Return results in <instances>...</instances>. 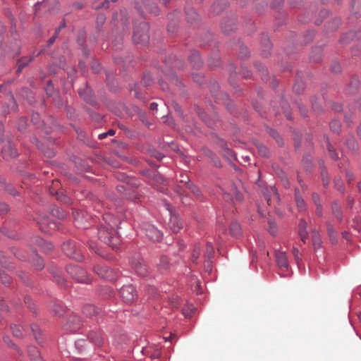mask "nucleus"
I'll return each mask as SVG.
<instances>
[{"mask_svg":"<svg viewBox=\"0 0 361 361\" xmlns=\"http://www.w3.org/2000/svg\"><path fill=\"white\" fill-rule=\"evenodd\" d=\"M335 186L336 187V188L340 190V191H342L343 190V183L340 180H338V181H335Z\"/></svg>","mask_w":361,"mask_h":361,"instance_id":"e2e57ef3","label":"nucleus"},{"mask_svg":"<svg viewBox=\"0 0 361 361\" xmlns=\"http://www.w3.org/2000/svg\"><path fill=\"white\" fill-rule=\"evenodd\" d=\"M82 325L81 320L77 315H71L64 327L66 330L70 331H76Z\"/></svg>","mask_w":361,"mask_h":361,"instance_id":"1a4fd4ad","label":"nucleus"},{"mask_svg":"<svg viewBox=\"0 0 361 361\" xmlns=\"http://www.w3.org/2000/svg\"><path fill=\"white\" fill-rule=\"evenodd\" d=\"M149 26L145 23L140 24L135 28L133 35V42L136 44H146L149 39Z\"/></svg>","mask_w":361,"mask_h":361,"instance_id":"7ed1b4c3","label":"nucleus"},{"mask_svg":"<svg viewBox=\"0 0 361 361\" xmlns=\"http://www.w3.org/2000/svg\"><path fill=\"white\" fill-rule=\"evenodd\" d=\"M267 192H264V195L269 205L271 204L272 200H279V195L274 187H271L269 190L267 189Z\"/></svg>","mask_w":361,"mask_h":361,"instance_id":"dca6fc26","label":"nucleus"},{"mask_svg":"<svg viewBox=\"0 0 361 361\" xmlns=\"http://www.w3.org/2000/svg\"><path fill=\"white\" fill-rule=\"evenodd\" d=\"M189 59L195 67H199L202 64V60L200 57V54L197 51H193L189 56Z\"/></svg>","mask_w":361,"mask_h":361,"instance_id":"bb28decb","label":"nucleus"},{"mask_svg":"<svg viewBox=\"0 0 361 361\" xmlns=\"http://www.w3.org/2000/svg\"><path fill=\"white\" fill-rule=\"evenodd\" d=\"M314 51L316 52V55L315 56H317L315 57V59H312V60L314 61H319L320 59H321V56H322V50H321V49L320 48H316Z\"/></svg>","mask_w":361,"mask_h":361,"instance_id":"6e6d98bb","label":"nucleus"},{"mask_svg":"<svg viewBox=\"0 0 361 361\" xmlns=\"http://www.w3.org/2000/svg\"><path fill=\"white\" fill-rule=\"evenodd\" d=\"M62 250L68 257L75 261L80 262L83 259L82 254L76 248L75 245L72 242L67 241L64 243L62 246Z\"/></svg>","mask_w":361,"mask_h":361,"instance_id":"39448f33","label":"nucleus"},{"mask_svg":"<svg viewBox=\"0 0 361 361\" xmlns=\"http://www.w3.org/2000/svg\"><path fill=\"white\" fill-rule=\"evenodd\" d=\"M152 81V77L149 75H145L142 80V83L145 85H149Z\"/></svg>","mask_w":361,"mask_h":361,"instance_id":"864d4df0","label":"nucleus"},{"mask_svg":"<svg viewBox=\"0 0 361 361\" xmlns=\"http://www.w3.org/2000/svg\"><path fill=\"white\" fill-rule=\"evenodd\" d=\"M78 93L87 103L92 106L95 104V100L91 95L90 90L88 88L84 90H79Z\"/></svg>","mask_w":361,"mask_h":361,"instance_id":"aec40b11","label":"nucleus"},{"mask_svg":"<svg viewBox=\"0 0 361 361\" xmlns=\"http://www.w3.org/2000/svg\"><path fill=\"white\" fill-rule=\"evenodd\" d=\"M119 294L123 301L126 303H133L137 297V292L133 285H125L119 290Z\"/></svg>","mask_w":361,"mask_h":361,"instance_id":"20e7f679","label":"nucleus"},{"mask_svg":"<svg viewBox=\"0 0 361 361\" xmlns=\"http://www.w3.org/2000/svg\"><path fill=\"white\" fill-rule=\"evenodd\" d=\"M2 154L4 157H16L18 153L16 147L11 142L6 143L2 149Z\"/></svg>","mask_w":361,"mask_h":361,"instance_id":"2eb2a0df","label":"nucleus"},{"mask_svg":"<svg viewBox=\"0 0 361 361\" xmlns=\"http://www.w3.org/2000/svg\"><path fill=\"white\" fill-rule=\"evenodd\" d=\"M312 241L314 249H319L322 245V239L320 235L316 230H313L312 232Z\"/></svg>","mask_w":361,"mask_h":361,"instance_id":"4be33fe9","label":"nucleus"},{"mask_svg":"<svg viewBox=\"0 0 361 361\" xmlns=\"http://www.w3.org/2000/svg\"><path fill=\"white\" fill-rule=\"evenodd\" d=\"M149 11L151 13H154V15H158L159 13V10L157 6H153L152 8H149Z\"/></svg>","mask_w":361,"mask_h":361,"instance_id":"69168bd1","label":"nucleus"},{"mask_svg":"<svg viewBox=\"0 0 361 361\" xmlns=\"http://www.w3.org/2000/svg\"><path fill=\"white\" fill-rule=\"evenodd\" d=\"M130 91L133 94L134 97H135L137 98H140V96L139 94L138 87L137 86H135L134 88H131Z\"/></svg>","mask_w":361,"mask_h":361,"instance_id":"bf43d9fd","label":"nucleus"},{"mask_svg":"<svg viewBox=\"0 0 361 361\" xmlns=\"http://www.w3.org/2000/svg\"><path fill=\"white\" fill-rule=\"evenodd\" d=\"M142 229L145 232L146 236L152 241L159 242L162 237L161 232L149 224H144Z\"/></svg>","mask_w":361,"mask_h":361,"instance_id":"0eeeda50","label":"nucleus"},{"mask_svg":"<svg viewBox=\"0 0 361 361\" xmlns=\"http://www.w3.org/2000/svg\"><path fill=\"white\" fill-rule=\"evenodd\" d=\"M199 116L204 121L208 126H212V122L209 120H207V118L205 116V114L204 112H198Z\"/></svg>","mask_w":361,"mask_h":361,"instance_id":"5fc2aeb1","label":"nucleus"},{"mask_svg":"<svg viewBox=\"0 0 361 361\" xmlns=\"http://www.w3.org/2000/svg\"><path fill=\"white\" fill-rule=\"evenodd\" d=\"M330 128L334 133H338L341 130V123L338 120L334 119L330 123Z\"/></svg>","mask_w":361,"mask_h":361,"instance_id":"4c0bfd02","label":"nucleus"},{"mask_svg":"<svg viewBox=\"0 0 361 361\" xmlns=\"http://www.w3.org/2000/svg\"><path fill=\"white\" fill-rule=\"evenodd\" d=\"M322 181L324 186H326L329 184V180L327 177H326V174L324 171L322 172Z\"/></svg>","mask_w":361,"mask_h":361,"instance_id":"0e129e2a","label":"nucleus"},{"mask_svg":"<svg viewBox=\"0 0 361 361\" xmlns=\"http://www.w3.org/2000/svg\"><path fill=\"white\" fill-rule=\"evenodd\" d=\"M331 70L333 73H339L341 70V66L338 62H334L331 64Z\"/></svg>","mask_w":361,"mask_h":361,"instance_id":"603ef678","label":"nucleus"},{"mask_svg":"<svg viewBox=\"0 0 361 361\" xmlns=\"http://www.w3.org/2000/svg\"><path fill=\"white\" fill-rule=\"evenodd\" d=\"M345 176L348 183H351L354 180V175L350 171H346Z\"/></svg>","mask_w":361,"mask_h":361,"instance_id":"13d9d810","label":"nucleus"},{"mask_svg":"<svg viewBox=\"0 0 361 361\" xmlns=\"http://www.w3.org/2000/svg\"><path fill=\"white\" fill-rule=\"evenodd\" d=\"M235 22L233 20L230 21L228 27H227L226 23H224L222 24V26H221L223 32L224 33H226V35L230 34V32L231 31H233L235 29Z\"/></svg>","mask_w":361,"mask_h":361,"instance_id":"72a5a7b5","label":"nucleus"},{"mask_svg":"<svg viewBox=\"0 0 361 361\" xmlns=\"http://www.w3.org/2000/svg\"><path fill=\"white\" fill-rule=\"evenodd\" d=\"M27 353L32 361H44L36 347L29 346Z\"/></svg>","mask_w":361,"mask_h":361,"instance_id":"6ab92c4d","label":"nucleus"},{"mask_svg":"<svg viewBox=\"0 0 361 361\" xmlns=\"http://www.w3.org/2000/svg\"><path fill=\"white\" fill-rule=\"evenodd\" d=\"M24 302L26 305H27V306L29 307V308L30 310H32V302H31L32 299L30 298V297H29V296L25 297Z\"/></svg>","mask_w":361,"mask_h":361,"instance_id":"052dcab7","label":"nucleus"},{"mask_svg":"<svg viewBox=\"0 0 361 361\" xmlns=\"http://www.w3.org/2000/svg\"><path fill=\"white\" fill-rule=\"evenodd\" d=\"M346 145L352 151H356L358 149L357 142L353 137H350L347 139Z\"/></svg>","mask_w":361,"mask_h":361,"instance_id":"c85d7f7f","label":"nucleus"},{"mask_svg":"<svg viewBox=\"0 0 361 361\" xmlns=\"http://www.w3.org/2000/svg\"><path fill=\"white\" fill-rule=\"evenodd\" d=\"M99 310L93 305H85L82 307V313L88 317H92L99 314Z\"/></svg>","mask_w":361,"mask_h":361,"instance_id":"f3484780","label":"nucleus"},{"mask_svg":"<svg viewBox=\"0 0 361 361\" xmlns=\"http://www.w3.org/2000/svg\"><path fill=\"white\" fill-rule=\"evenodd\" d=\"M332 213L335 216V217L340 221H342V210L341 207L336 203L334 202L331 206Z\"/></svg>","mask_w":361,"mask_h":361,"instance_id":"a878e982","label":"nucleus"},{"mask_svg":"<svg viewBox=\"0 0 361 361\" xmlns=\"http://www.w3.org/2000/svg\"><path fill=\"white\" fill-rule=\"evenodd\" d=\"M30 328L33 333V335L35 336L36 341L40 343L41 341H39V338H38V334H39L40 332L39 326L37 324H32L31 325Z\"/></svg>","mask_w":361,"mask_h":361,"instance_id":"49530a36","label":"nucleus"},{"mask_svg":"<svg viewBox=\"0 0 361 361\" xmlns=\"http://www.w3.org/2000/svg\"><path fill=\"white\" fill-rule=\"evenodd\" d=\"M94 270L95 273L102 278L111 280L113 279V272L108 267L104 265H97Z\"/></svg>","mask_w":361,"mask_h":361,"instance_id":"9d476101","label":"nucleus"},{"mask_svg":"<svg viewBox=\"0 0 361 361\" xmlns=\"http://www.w3.org/2000/svg\"><path fill=\"white\" fill-rule=\"evenodd\" d=\"M169 267V259L166 256L160 258L159 268L162 270H166Z\"/></svg>","mask_w":361,"mask_h":361,"instance_id":"58836bf2","label":"nucleus"},{"mask_svg":"<svg viewBox=\"0 0 361 361\" xmlns=\"http://www.w3.org/2000/svg\"><path fill=\"white\" fill-rule=\"evenodd\" d=\"M200 251H201V249H200V245L196 244L193 249L192 255V261L194 264L197 263V259L200 257Z\"/></svg>","mask_w":361,"mask_h":361,"instance_id":"473e14b6","label":"nucleus"},{"mask_svg":"<svg viewBox=\"0 0 361 361\" xmlns=\"http://www.w3.org/2000/svg\"><path fill=\"white\" fill-rule=\"evenodd\" d=\"M11 328L14 336L20 338L23 336L24 329L23 326L14 324Z\"/></svg>","mask_w":361,"mask_h":361,"instance_id":"cd10ccee","label":"nucleus"},{"mask_svg":"<svg viewBox=\"0 0 361 361\" xmlns=\"http://www.w3.org/2000/svg\"><path fill=\"white\" fill-rule=\"evenodd\" d=\"M61 31V27H57L55 30V34L54 36H52L49 40H48V46H51V44H54V42H55V39L57 37L59 33Z\"/></svg>","mask_w":361,"mask_h":361,"instance_id":"8fccbe9b","label":"nucleus"},{"mask_svg":"<svg viewBox=\"0 0 361 361\" xmlns=\"http://www.w3.org/2000/svg\"><path fill=\"white\" fill-rule=\"evenodd\" d=\"M132 269L137 275L145 276L147 274V267L143 259L139 257H134L130 262Z\"/></svg>","mask_w":361,"mask_h":361,"instance_id":"6e6552de","label":"nucleus"},{"mask_svg":"<svg viewBox=\"0 0 361 361\" xmlns=\"http://www.w3.org/2000/svg\"><path fill=\"white\" fill-rule=\"evenodd\" d=\"M312 200L316 205L319 204V197L317 194L312 195Z\"/></svg>","mask_w":361,"mask_h":361,"instance_id":"338daca9","label":"nucleus"},{"mask_svg":"<svg viewBox=\"0 0 361 361\" xmlns=\"http://www.w3.org/2000/svg\"><path fill=\"white\" fill-rule=\"evenodd\" d=\"M89 338L97 345H101L103 343V338L99 332L92 331L90 333Z\"/></svg>","mask_w":361,"mask_h":361,"instance_id":"5701e85b","label":"nucleus"},{"mask_svg":"<svg viewBox=\"0 0 361 361\" xmlns=\"http://www.w3.org/2000/svg\"><path fill=\"white\" fill-rule=\"evenodd\" d=\"M327 232H328L329 236L330 238V240L333 243H336V240H337L336 232L334 230V228L332 224H327Z\"/></svg>","mask_w":361,"mask_h":361,"instance_id":"c756f323","label":"nucleus"},{"mask_svg":"<svg viewBox=\"0 0 361 361\" xmlns=\"http://www.w3.org/2000/svg\"><path fill=\"white\" fill-rule=\"evenodd\" d=\"M51 214L54 216L60 219H64L66 216L65 212L59 207H54L51 211Z\"/></svg>","mask_w":361,"mask_h":361,"instance_id":"2f4dec72","label":"nucleus"},{"mask_svg":"<svg viewBox=\"0 0 361 361\" xmlns=\"http://www.w3.org/2000/svg\"><path fill=\"white\" fill-rule=\"evenodd\" d=\"M90 247L94 250L96 253H97L98 255H102L101 252L99 251V250L97 249V247L96 245H94L93 243H90Z\"/></svg>","mask_w":361,"mask_h":361,"instance_id":"774afa93","label":"nucleus"},{"mask_svg":"<svg viewBox=\"0 0 361 361\" xmlns=\"http://www.w3.org/2000/svg\"><path fill=\"white\" fill-rule=\"evenodd\" d=\"M295 202L297 204L298 207L300 209H302L305 207V201L304 200L300 197L299 192L298 190H295Z\"/></svg>","mask_w":361,"mask_h":361,"instance_id":"ea45409f","label":"nucleus"},{"mask_svg":"<svg viewBox=\"0 0 361 361\" xmlns=\"http://www.w3.org/2000/svg\"><path fill=\"white\" fill-rule=\"evenodd\" d=\"M6 190L11 195H16V192L14 188L11 185H8L6 187Z\"/></svg>","mask_w":361,"mask_h":361,"instance_id":"680f3d73","label":"nucleus"},{"mask_svg":"<svg viewBox=\"0 0 361 361\" xmlns=\"http://www.w3.org/2000/svg\"><path fill=\"white\" fill-rule=\"evenodd\" d=\"M179 181L182 184V185L180 187H185V188H188V186L189 185L188 183H191L188 176L186 175H183V174L180 175V179Z\"/></svg>","mask_w":361,"mask_h":361,"instance_id":"a18cd8bd","label":"nucleus"},{"mask_svg":"<svg viewBox=\"0 0 361 361\" xmlns=\"http://www.w3.org/2000/svg\"><path fill=\"white\" fill-rule=\"evenodd\" d=\"M34 59V56L23 57L18 61V71L20 72L30 62Z\"/></svg>","mask_w":361,"mask_h":361,"instance_id":"393cba45","label":"nucleus"},{"mask_svg":"<svg viewBox=\"0 0 361 361\" xmlns=\"http://www.w3.org/2000/svg\"><path fill=\"white\" fill-rule=\"evenodd\" d=\"M67 273L79 283H89L90 279L87 271L77 264H69L66 267Z\"/></svg>","mask_w":361,"mask_h":361,"instance_id":"f03ea898","label":"nucleus"},{"mask_svg":"<svg viewBox=\"0 0 361 361\" xmlns=\"http://www.w3.org/2000/svg\"><path fill=\"white\" fill-rule=\"evenodd\" d=\"M327 143V148L329 153L330 157L334 159H338V154L336 151L334 149L331 145L329 143V140L326 141Z\"/></svg>","mask_w":361,"mask_h":361,"instance_id":"37998d69","label":"nucleus"},{"mask_svg":"<svg viewBox=\"0 0 361 361\" xmlns=\"http://www.w3.org/2000/svg\"><path fill=\"white\" fill-rule=\"evenodd\" d=\"M37 224L39 225L40 229L44 233H48L49 231L47 229L46 226H47L50 229L55 230L58 228L57 223L54 221H50L47 218L42 217L41 219H37Z\"/></svg>","mask_w":361,"mask_h":361,"instance_id":"f8f14e48","label":"nucleus"},{"mask_svg":"<svg viewBox=\"0 0 361 361\" xmlns=\"http://www.w3.org/2000/svg\"><path fill=\"white\" fill-rule=\"evenodd\" d=\"M292 253H293V255L295 257V259L296 262L298 264L299 262L301 260V258H300V255H301L300 253L299 250L297 247H294L293 248Z\"/></svg>","mask_w":361,"mask_h":361,"instance_id":"09e8293b","label":"nucleus"},{"mask_svg":"<svg viewBox=\"0 0 361 361\" xmlns=\"http://www.w3.org/2000/svg\"><path fill=\"white\" fill-rule=\"evenodd\" d=\"M53 311L56 315L61 316L63 312V309L59 305H54Z\"/></svg>","mask_w":361,"mask_h":361,"instance_id":"3c124183","label":"nucleus"},{"mask_svg":"<svg viewBox=\"0 0 361 361\" xmlns=\"http://www.w3.org/2000/svg\"><path fill=\"white\" fill-rule=\"evenodd\" d=\"M34 244L39 247L44 252H49L54 249V245L51 243L44 240L40 237L36 236L33 238Z\"/></svg>","mask_w":361,"mask_h":361,"instance_id":"4468645a","label":"nucleus"},{"mask_svg":"<svg viewBox=\"0 0 361 361\" xmlns=\"http://www.w3.org/2000/svg\"><path fill=\"white\" fill-rule=\"evenodd\" d=\"M272 136L276 139V141L279 145H283L282 139L279 137V135H278V133L276 132L273 131Z\"/></svg>","mask_w":361,"mask_h":361,"instance_id":"4d7b16f0","label":"nucleus"},{"mask_svg":"<svg viewBox=\"0 0 361 361\" xmlns=\"http://www.w3.org/2000/svg\"><path fill=\"white\" fill-rule=\"evenodd\" d=\"M276 261L277 265L282 271L288 269V262L286 254L283 252L277 251L276 252Z\"/></svg>","mask_w":361,"mask_h":361,"instance_id":"9b49d317","label":"nucleus"},{"mask_svg":"<svg viewBox=\"0 0 361 361\" xmlns=\"http://www.w3.org/2000/svg\"><path fill=\"white\" fill-rule=\"evenodd\" d=\"M307 224L304 220H300L299 224V235L300 237L301 240L303 243L306 242L307 238V232L306 231Z\"/></svg>","mask_w":361,"mask_h":361,"instance_id":"412c9836","label":"nucleus"},{"mask_svg":"<svg viewBox=\"0 0 361 361\" xmlns=\"http://www.w3.org/2000/svg\"><path fill=\"white\" fill-rule=\"evenodd\" d=\"M222 146V154L224 157L229 161H233L235 159V155L234 152L227 147L226 144L221 141Z\"/></svg>","mask_w":361,"mask_h":361,"instance_id":"a211bd4d","label":"nucleus"},{"mask_svg":"<svg viewBox=\"0 0 361 361\" xmlns=\"http://www.w3.org/2000/svg\"><path fill=\"white\" fill-rule=\"evenodd\" d=\"M169 302L171 307L173 308H178L179 305V298L178 296L172 297L171 299H169Z\"/></svg>","mask_w":361,"mask_h":361,"instance_id":"de8ad7c7","label":"nucleus"},{"mask_svg":"<svg viewBox=\"0 0 361 361\" xmlns=\"http://www.w3.org/2000/svg\"><path fill=\"white\" fill-rule=\"evenodd\" d=\"M186 16L188 22L190 23H194L199 20V15L192 8L187 9Z\"/></svg>","mask_w":361,"mask_h":361,"instance_id":"b1692460","label":"nucleus"},{"mask_svg":"<svg viewBox=\"0 0 361 361\" xmlns=\"http://www.w3.org/2000/svg\"><path fill=\"white\" fill-rule=\"evenodd\" d=\"M230 231L233 235L238 236L240 233V226L237 222H233L231 224Z\"/></svg>","mask_w":361,"mask_h":361,"instance_id":"f704fd0d","label":"nucleus"},{"mask_svg":"<svg viewBox=\"0 0 361 361\" xmlns=\"http://www.w3.org/2000/svg\"><path fill=\"white\" fill-rule=\"evenodd\" d=\"M33 266L37 270H41L44 267V262L43 259L39 257L38 255H36L35 258L33 260Z\"/></svg>","mask_w":361,"mask_h":361,"instance_id":"e433bc0d","label":"nucleus"},{"mask_svg":"<svg viewBox=\"0 0 361 361\" xmlns=\"http://www.w3.org/2000/svg\"><path fill=\"white\" fill-rule=\"evenodd\" d=\"M103 220L104 223L98 228L99 238L113 249H116L120 244L119 236L116 231L119 221L111 214H105Z\"/></svg>","mask_w":361,"mask_h":361,"instance_id":"f257e3e1","label":"nucleus"},{"mask_svg":"<svg viewBox=\"0 0 361 361\" xmlns=\"http://www.w3.org/2000/svg\"><path fill=\"white\" fill-rule=\"evenodd\" d=\"M195 310V307L191 304H188L183 309V314L186 317H192L193 312Z\"/></svg>","mask_w":361,"mask_h":361,"instance_id":"c9c22d12","label":"nucleus"},{"mask_svg":"<svg viewBox=\"0 0 361 361\" xmlns=\"http://www.w3.org/2000/svg\"><path fill=\"white\" fill-rule=\"evenodd\" d=\"M214 254V248L213 247L212 243H208L207 244L206 251H205V258L207 261H209Z\"/></svg>","mask_w":361,"mask_h":361,"instance_id":"7c9ffc66","label":"nucleus"},{"mask_svg":"<svg viewBox=\"0 0 361 361\" xmlns=\"http://www.w3.org/2000/svg\"><path fill=\"white\" fill-rule=\"evenodd\" d=\"M168 209L171 215L169 226L173 233H178L183 228L182 223L180 222L178 216L173 215L171 214V211L169 209Z\"/></svg>","mask_w":361,"mask_h":361,"instance_id":"ddd939ff","label":"nucleus"},{"mask_svg":"<svg viewBox=\"0 0 361 361\" xmlns=\"http://www.w3.org/2000/svg\"><path fill=\"white\" fill-rule=\"evenodd\" d=\"M61 187V183L59 180H54L51 186L49 188V192L51 195H56L58 200L65 203L70 204L71 199L63 193V191H59Z\"/></svg>","mask_w":361,"mask_h":361,"instance_id":"423d86ee","label":"nucleus"},{"mask_svg":"<svg viewBox=\"0 0 361 361\" xmlns=\"http://www.w3.org/2000/svg\"><path fill=\"white\" fill-rule=\"evenodd\" d=\"M0 279L1 282L6 286L10 285L12 281L11 277L4 273H0Z\"/></svg>","mask_w":361,"mask_h":361,"instance_id":"79ce46f5","label":"nucleus"},{"mask_svg":"<svg viewBox=\"0 0 361 361\" xmlns=\"http://www.w3.org/2000/svg\"><path fill=\"white\" fill-rule=\"evenodd\" d=\"M258 152L262 157H267L269 154V149L266 146L262 144H257V145Z\"/></svg>","mask_w":361,"mask_h":361,"instance_id":"a19ab883","label":"nucleus"},{"mask_svg":"<svg viewBox=\"0 0 361 361\" xmlns=\"http://www.w3.org/2000/svg\"><path fill=\"white\" fill-rule=\"evenodd\" d=\"M188 184L189 185L186 189H188L191 192H192L196 196H200L201 195V192L197 186L193 185L192 183Z\"/></svg>","mask_w":361,"mask_h":361,"instance_id":"c03bdc74","label":"nucleus"}]
</instances>
